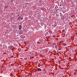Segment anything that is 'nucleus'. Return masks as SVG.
<instances>
[{
	"instance_id": "obj_2",
	"label": "nucleus",
	"mask_w": 77,
	"mask_h": 77,
	"mask_svg": "<svg viewBox=\"0 0 77 77\" xmlns=\"http://www.w3.org/2000/svg\"><path fill=\"white\" fill-rule=\"evenodd\" d=\"M9 48H10V49H11L13 48V46H10L9 47Z\"/></svg>"
},
{
	"instance_id": "obj_1",
	"label": "nucleus",
	"mask_w": 77,
	"mask_h": 77,
	"mask_svg": "<svg viewBox=\"0 0 77 77\" xmlns=\"http://www.w3.org/2000/svg\"><path fill=\"white\" fill-rule=\"evenodd\" d=\"M19 30H21V29L22 28V26H21V25H20L19 26Z\"/></svg>"
},
{
	"instance_id": "obj_7",
	"label": "nucleus",
	"mask_w": 77,
	"mask_h": 77,
	"mask_svg": "<svg viewBox=\"0 0 77 77\" xmlns=\"http://www.w3.org/2000/svg\"><path fill=\"white\" fill-rule=\"evenodd\" d=\"M13 0H11V2H13Z\"/></svg>"
},
{
	"instance_id": "obj_11",
	"label": "nucleus",
	"mask_w": 77,
	"mask_h": 77,
	"mask_svg": "<svg viewBox=\"0 0 77 77\" xmlns=\"http://www.w3.org/2000/svg\"><path fill=\"white\" fill-rule=\"evenodd\" d=\"M52 26H53V25H52Z\"/></svg>"
},
{
	"instance_id": "obj_5",
	"label": "nucleus",
	"mask_w": 77,
	"mask_h": 77,
	"mask_svg": "<svg viewBox=\"0 0 77 77\" xmlns=\"http://www.w3.org/2000/svg\"><path fill=\"white\" fill-rule=\"evenodd\" d=\"M55 47L56 48V49H58V47H57V46L55 45Z\"/></svg>"
},
{
	"instance_id": "obj_6",
	"label": "nucleus",
	"mask_w": 77,
	"mask_h": 77,
	"mask_svg": "<svg viewBox=\"0 0 77 77\" xmlns=\"http://www.w3.org/2000/svg\"><path fill=\"white\" fill-rule=\"evenodd\" d=\"M60 16H62V13H60Z\"/></svg>"
},
{
	"instance_id": "obj_8",
	"label": "nucleus",
	"mask_w": 77,
	"mask_h": 77,
	"mask_svg": "<svg viewBox=\"0 0 77 77\" xmlns=\"http://www.w3.org/2000/svg\"><path fill=\"white\" fill-rule=\"evenodd\" d=\"M61 20H63V19L62 18V17H61Z\"/></svg>"
},
{
	"instance_id": "obj_9",
	"label": "nucleus",
	"mask_w": 77,
	"mask_h": 77,
	"mask_svg": "<svg viewBox=\"0 0 77 77\" xmlns=\"http://www.w3.org/2000/svg\"><path fill=\"white\" fill-rule=\"evenodd\" d=\"M60 6H62V5H61V4H60Z\"/></svg>"
},
{
	"instance_id": "obj_4",
	"label": "nucleus",
	"mask_w": 77,
	"mask_h": 77,
	"mask_svg": "<svg viewBox=\"0 0 77 77\" xmlns=\"http://www.w3.org/2000/svg\"><path fill=\"white\" fill-rule=\"evenodd\" d=\"M17 19L19 20H21V17H20V16H19Z\"/></svg>"
},
{
	"instance_id": "obj_12",
	"label": "nucleus",
	"mask_w": 77,
	"mask_h": 77,
	"mask_svg": "<svg viewBox=\"0 0 77 77\" xmlns=\"http://www.w3.org/2000/svg\"><path fill=\"white\" fill-rule=\"evenodd\" d=\"M0 68H1V66H0Z\"/></svg>"
},
{
	"instance_id": "obj_10",
	"label": "nucleus",
	"mask_w": 77,
	"mask_h": 77,
	"mask_svg": "<svg viewBox=\"0 0 77 77\" xmlns=\"http://www.w3.org/2000/svg\"><path fill=\"white\" fill-rule=\"evenodd\" d=\"M38 67H40V66H38Z\"/></svg>"
},
{
	"instance_id": "obj_3",
	"label": "nucleus",
	"mask_w": 77,
	"mask_h": 77,
	"mask_svg": "<svg viewBox=\"0 0 77 77\" xmlns=\"http://www.w3.org/2000/svg\"><path fill=\"white\" fill-rule=\"evenodd\" d=\"M38 71H41V69L40 68H38Z\"/></svg>"
}]
</instances>
